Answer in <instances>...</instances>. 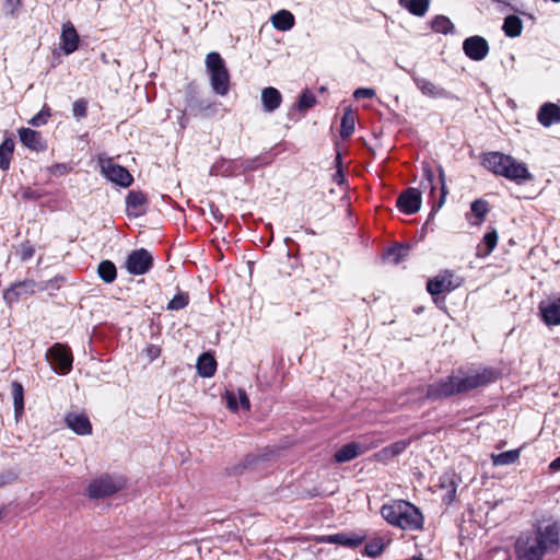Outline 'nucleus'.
<instances>
[{
    "instance_id": "f257e3e1",
    "label": "nucleus",
    "mask_w": 560,
    "mask_h": 560,
    "mask_svg": "<svg viewBox=\"0 0 560 560\" xmlns=\"http://www.w3.org/2000/svg\"><path fill=\"white\" fill-rule=\"evenodd\" d=\"M560 549V526L552 520H541L520 533L514 542L516 560H544Z\"/></svg>"
},
{
    "instance_id": "f03ea898",
    "label": "nucleus",
    "mask_w": 560,
    "mask_h": 560,
    "mask_svg": "<svg viewBox=\"0 0 560 560\" xmlns=\"http://www.w3.org/2000/svg\"><path fill=\"white\" fill-rule=\"evenodd\" d=\"M495 380L491 369L457 371L445 380L433 384L428 389L430 398L448 397L485 386Z\"/></svg>"
},
{
    "instance_id": "7ed1b4c3",
    "label": "nucleus",
    "mask_w": 560,
    "mask_h": 560,
    "mask_svg": "<svg viewBox=\"0 0 560 560\" xmlns=\"http://www.w3.org/2000/svg\"><path fill=\"white\" fill-rule=\"evenodd\" d=\"M381 515L390 525L404 530H419L423 527L420 510L405 500H393L381 508Z\"/></svg>"
},
{
    "instance_id": "20e7f679",
    "label": "nucleus",
    "mask_w": 560,
    "mask_h": 560,
    "mask_svg": "<svg viewBox=\"0 0 560 560\" xmlns=\"http://www.w3.org/2000/svg\"><path fill=\"white\" fill-rule=\"evenodd\" d=\"M482 164L487 170L491 171L495 175H501L517 183L532 178V175L524 163L501 152L487 153L483 156Z\"/></svg>"
},
{
    "instance_id": "39448f33",
    "label": "nucleus",
    "mask_w": 560,
    "mask_h": 560,
    "mask_svg": "<svg viewBox=\"0 0 560 560\" xmlns=\"http://www.w3.org/2000/svg\"><path fill=\"white\" fill-rule=\"evenodd\" d=\"M206 66L213 91L219 95H225L229 92L230 74L224 60L218 52H210L206 58Z\"/></svg>"
},
{
    "instance_id": "423d86ee",
    "label": "nucleus",
    "mask_w": 560,
    "mask_h": 560,
    "mask_svg": "<svg viewBox=\"0 0 560 560\" xmlns=\"http://www.w3.org/2000/svg\"><path fill=\"white\" fill-rule=\"evenodd\" d=\"M126 480L120 476H101L89 485L88 494L93 499H101L125 489Z\"/></svg>"
},
{
    "instance_id": "0eeeda50",
    "label": "nucleus",
    "mask_w": 560,
    "mask_h": 560,
    "mask_svg": "<svg viewBox=\"0 0 560 560\" xmlns=\"http://www.w3.org/2000/svg\"><path fill=\"white\" fill-rule=\"evenodd\" d=\"M46 358L54 371L59 374L66 375L72 369L73 358L71 350L62 343H55L47 351Z\"/></svg>"
},
{
    "instance_id": "6e6552de",
    "label": "nucleus",
    "mask_w": 560,
    "mask_h": 560,
    "mask_svg": "<svg viewBox=\"0 0 560 560\" xmlns=\"http://www.w3.org/2000/svg\"><path fill=\"white\" fill-rule=\"evenodd\" d=\"M459 285L460 282L455 278L454 273L450 270H444L428 281L427 290L434 296L442 293H448Z\"/></svg>"
},
{
    "instance_id": "1a4fd4ad",
    "label": "nucleus",
    "mask_w": 560,
    "mask_h": 560,
    "mask_svg": "<svg viewBox=\"0 0 560 560\" xmlns=\"http://www.w3.org/2000/svg\"><path fill=\"white\" fill-rule=\"evenodd\" d=\"M102 173L113 183L122 187L131 185L133 178L122 166L115 164L113 160H101Z\"/></svg>"
},
{
    "instance_id": "9d476101",
    "label": "nucleus",
    "mask_w": 560,
    "mask_h": 560,
    "mask_svg": "<svg viewBox=\"0 0 560 560\" xmlns=\"http://www.w3.org/2000/svg\"><path fill=\"white\" fill-rule=\"evenodd\" d=\"M153 257L147 249H137L129 254L126 268L131 275H144L152 267Z\"/></svg>"
},
{
    "instance_id": "9b49d317",
    "label": "nucleus",
    "mask_w": 560,
    "mask_h": 560,
    "mask_svg": "<svg viewBox=\"0 0 560 560\" xmlns=\"http://www.w3.org/2000/svg\"><path fill=\"white\" fill-rule=\"evenodd\" d=\"M464 52L471 60H482L489 52V45L487 40L481 36H471L463 43Z\"/></svg>"
},
{
    "instance_id": "f8f14e48",
    "label": "nucleus",
    "mask_w": 560,
    "mask_h": 560,
    "mask_svg": "<svg viewBox=\"0 0 560 560\" xmlns=\"http://www.w3.org/2000/svg\"><path fill=\"white\" fill-rule=\"evenodd\" d=\"M538 308L546 325H560V296L540 302Z\"/></svg>"
},
{
    "instance_id": "ddd939ff",
    "label": "nucleus",
    "mask_w": 560,
    "mask_h": 560,
    "mask_svg": "<svg viewBox=\"0 0 560 560\" xmlns=\"http://www.w3.org/2000/svg\"><path fill=\"white\" fill-rule=\"evenodd\" d=\"M421 206V194L416 188H409L397 199V207L406 214H413L419 211Z\"/></svg>"
},
{
    "instance_id": "4468645a",
    "label": "nucleus",
    "mask_w": 560,
    "mask_h": 560,
    "mask_svg": "<svg viewBox=\"0 0 560 560\" xmlns=\"http://www.w3.org/2000/svg\"><path fill=\"white\" fill-rule=\"evenodd\" d=\"M79 35L71 22H67L62 25L60 36V48L66 55L74 52L79 47Z\"/></svg>"
},
{
    "instance_id": "2eb2a0df",
    "label": "nucleus",
    "mask_w": 560,
    "mask_h": 560,
    "mask_svg": "<svg viewBox=\"0 0 560 560\" xmlns=\"http://www.w3.org/2000/svg\"><path fill=\"white\" fill-rule=\"evenodd\" d=\"M412 80L420 92L430 98H445L448 97L447 91L433 83L431 80L418 75H413Z\"/></svg>"
},
{
    "instance_id": "dca6fc26",
    "label": "nucleus",
    "mask_w": 560,
    "mask_h": 560,
    "mask_svg": "<svg viewBox=\"0 0 560 560\" xmlns=\"http://www.w3.org/2000/svg\"><path fill=\"white\" fill-rule=\"evenodd\" d=\"M19 137L21 142L30 150L40 152L45 151L47 148L46 141L36 130L30 128H21L19 129Z\"/></svg>"
},
{
    "instance_id": "f3484780",
    "label": "nucleus",
    "mask_w": 560,
    "mask_h": 560,
    "mask_svg": "<svg viewBox=\"0 0 560 560\" xmlns=\"http://www.w3.org/2000/svg\"><path fill=\"white\" fill-rule=\"evenodd\" d=\"M537 120L544 127L560 124V106L550 102L542 104L537 113Z\"/></svg>"
},
{
    "instance_id": "a211bd4d",
    "label": "nucleus",
    "mask_w": 560,
    "mask_h": 560,
    "mask_svg": "<svg viewBox=\"0 0 560 560\" xmlns=\"http://www.w3.org/2000/svg\"><path fill=\"white\" fill-rule=\"evenodd\" d=\"M489 203L483 199H477L471 202L469 212L466 213V220L470 225L480 226L489 212Z\"/></svg>"
},
{
    "instance_id": "6ab92c4d",
    "label": "nucleus",
    "mask_w": 560,
    "mask_h": 560,
    "mask_svg": "<svg viewBox=\"0 0 560 560\" xmlns=\"http://www.w3.org/2000/svg\"><path fill=\"white\" fill-rule=\"evenodd\" d=\"M66 423L77 434L88 435L92 432V424L84 413H68L66 417Z\"/></svg>"
},
{
    "instance_id": "aec40b11",
    "label": "nucleus",
    "mask_w": 560,
    "mask_h": 560,
    "mask_svg": "<svg viewBox=\"0 0 560 560\" xmlns=\"http://www.w3.org/2000/svg\"><path fill=\"white\" fill-rule=\"evenodd\" d=\"M126 206L128 215L140 217L145 212L147 197L141 191H129Z\"/></svg>"
},
{
    "instance_id": "412c9836",
    "label": "nucleus",
    "mask_w": 560,
    "mask_h": 560,
    "mask_svg": "<svg viewBox=\"0 0 560 560\" xmlns=\"http://www.w3.org/2000/svg\"><path fill=\"white\" fill-rule=\"evenodd\" d=\"M226 406L231 411H237L241 407L244 410H249V398L244 389L226 390L224 394Z\"/></svg>"
},
{
    "instance_id": "4be33fe9",
    "label": "nucleus",
    "mask_w": 560,
    "mask_h": 560,
    "mask_svg": "<svg viewBox=\"0 0 560 560\" xmlns=\"http://www.w3.org/2000/svg\"><path fill=\"white\" fill-rule=\"evenodd\" d=\"M281 102L282 96L277 89L269 86L261 91V103L266 112L276 110L281 105Z\"/></svg>"
},
{
    "instance_id": "5701e85b",
    "label": "nucleus",
    "mask_w": 560,
    "mask_h": 560,
    "mask_svg": "<svg viewBox=\"0 0 560 560\" xmlns=\"http://www.w3.org/2000/svg\"><path fill=\"white\" fill-rule=\"evenodd\" d=\"M366 448L359 443H349L347 445H343L340 450H338L335 453L334 457L337 463H345L363 454Z\"/></svg>"
},
{
    "instance_id": "b1692460",
    "label": "nucleus",
    "mask_w": 560,
    "mask_h": 560,
    "mask_svg": "<svg viewBox=\"0 0 560 560\" xmlns=\"http://www.w3.org/2000/svg\"><path fill=\"white\" fill-rule=\"evenodd\" d=\"M441 499L445 504H451L456 499L457 483L452 476H443L440 482Z\"/></svg>"
},
{
    "instance_id": "393cba45",
    "label": "nucleus",
    "mask_w": 560,
    "mask_h": 560,
    "mask_svg": "<svg viewBox=\"0 0 560 560\" xmlns=\"http://www.w3.org/2000/svg\"><path fill=\"white\" fill-rule=\"evenodd\" d=\"M275 28L279 31H290L294 26V15L288 10H280L270 19Z\"/></svg>"
},
{
    "instance_id": "a878e982",
    "label": "nucleus",
    "mask_w": 560,
    "mask_h": 560,
    "mask_svg": "<svg viewBox=\"0 0 560 560\" xmlns=\"http://www.w3.org/2000/svg\"><path fill=\"white\" fill-rule=\"evenodd\" d=\"M217 362L209 353H203L197 362L198 373L203 377H210L215 373Z\"/></svg>"
},
{
    "instance_id": "bb28decb",
    "label": "nucleus",
    "mask_w": 560,
    "mask_h": 560,
    "mask_svg": "<svg viewBox=\"0 0 560 560\" xmlns=\"http://www.w3.org/2000/svg\"><path fill=\"white\" fill-rule=\"evenodd\" d=\"M498 243V233L492 230L485 234L481 244L477 248V255L479 257H486L495 248Z\"/></svg>"
},
{
    "instance_id": "cd10ccee",
    "label": "nucleus",
    "mask_w": 560,
    "mask_h": 560,
    "mask_svg": "<svg viewBox=\"0 0 560 560\" xmlns=\"http://www.w3.org/2000/svg\"><path fill=\"white\" fill-rule=\"evenodd\" d=\"M14 141L11 138L4 139L0 144V168L5 171L10 167V163L14 152Z\"/></svg>"
},
{
    "instance_id": "c85d7f7f",
    "label": "nucleus",
    "mask_w": 560,
    "mask_h": 560,
    "mask_svg": "<svg viewBox=\"0 0 560 560\" xmlns=\"http://www.w3.org/2000/svg\"><path fill=\"white\" fill-rule=\"evenodd\" d=\"M12 397L14 405L15 418L19 419L24 411V389L19 382H13L12 385Z\"/></svg>"
},
{
    "instance_id": "c756f323",
    "label": "nucleus",
    "mask_w": 560,
    "mask_h": 560,
    "mask_svg": "<svg viewBox=\"0 0 560 560\" xmlns=\"http://www.w3.org/2000/svg\"><path fill=\"white\" fill-rule=\"evenodd\" d=\"M503 32L509 37L520 36L523 30V23L516 15H509L504 19Z\"/></svg>"
},
{
    "instance_id": "7c9ffc66",
    "label": "nucleus",
    "mask_w": 560,
    "mask_h": 560,
    "mask_svg": "<svg viewBox=\"0 0 560 560\" xmlns=\"http://www.w3.org/2000/svg\"><path fill=\"white\" fill-rule=\"evenodd\" d=\"M429 0H399L401 7L418 16L425 14L429 8Z\"/></svg>"
},
{
    "instance_id": "2f4dec72",
    "label": "nucleus",
    "mask_w": 560,
    "mask_h": 560,
    "mask_svg": "<svg viewBox=\"0 0 560 560\" xmlns=\"http://www.w3.org/2000/svg\"><path fill=\"white\" fill-rule=\"evenodd\" d=\"M354 126L355 115L350 108H347L341 119L340 136L343 139L350 137L354 131Z\"/></svg>"
},
{
    "instance_id": "473e14b6",
    "label": "nucleus",
    "mask_w": 560,
    "mask_h": 560,
    "mask_svg": "<svg viewBox=\"0 0 560 560\" xmlns=\"http://www.w3.org/2000/svg\"><path fill=\"white\" fill-rule=\"evenodd\" d=\"M100 278L106 282L112 283L117 277L116 266L109 260H103L97 268Z\"/></svg>"
},
{
    "instance_id": "72a5a7b5",
    "label": "nucleus",
    "mask_w": 560,
    "mask_h": 560,
    "mask_svg": "<svg viewBox=\"0 0 560 560\" xmlns=\"http://www.w3.org/2000/svg\"><path fill=\"white\" fill-rule=\"evenodd\" d=\"M408 445H409V441H406V440L397 441V442L384 447L380 452V456L382 458L395 457V456L399 455L400 453H402L408 447Z\"/></svg>"
},
{
    "instance_id": "f704fd0d",
    "label": "nucleus",
    "mask_w": 560,
    "mask_h": 560,
    "mask_svg": "<svg viewBox=\"0 0 560 560\" xmlns=\"http://www.w3.org/2000/svg\"><path fill=\"white\" fill-rule=\"evenodd\" d=\"M35 282L32 280L22 281L19 283L13 284L7 292L5 298L10 294H14L16 296L23 295V294H32L35 290Z\"/></svg>"
},
{
    "instance_id": "c9c22d12",
    "label": "nucleus",
    "mask_w": 560,
    "mask_h": 560,
    "mask_svg": "<svg viewBox=\"0 0 560 560\" xmlns=\"http://www.w3.org/2000/svg\"><path fill=\"white\" fill-rule=\"evenodd\" d=\"M520 457L518 450H512L508 452L500 453L498 455H492V462L495 466L510 465L515 463Z\"/></svg>"
},
{
    "instance_id": "e433bc0d",
    "label": "nucleus",
    "mask_w": 560,
    "mask_h": 560,
    "mask_svg": "<svg viewBox=\"0 0 560 560\" xmlns=\"http://www.w3.org/2000/svg\"><path fill=\"white\" fill-rule=\"evenodd\" d=\"M409 247L404 245H396L386 252V259L392 264H399L407 257Z\"/></svg>"
},
{
    "instance_id": "4c0bfd02",
    "label": "nucleus",
    "mask_w": 560,
    "mask_h": 560,
    "mask_svg": "<svg viewBox=\"0 0 560 560\" xmlns=\"http://www.w3.org/2000/svg\"><path fill=\"white\" fill-rule=\"evenodd\" d=\"M432 28L436 33L448 34L453 31L454 25L448 18L439 15L432 21Z\"/></svg>"
},
{
    "instance_id": "58836bf2",
    "label": "nucleus",
    "mask_w": 560,
    "mask_h": 560,
    "mask_svg": "<svg viewBox=\"0 0 560 560\" xmlns=\"http://www.w3.org/2000/svg\"><path fill=\"white\" fill-rule=\"evenodd\" d=\"M385 548V542L382 538H375L366 544L365 553L370 557H377Z\"/></svg>"
},
{
    "instance_id": "ea45409f",
    "label": "nucleus",
    "mask_w": 560,
    "mask_h": 560,
    "mask_svg": "<svg viewBox=\"0 0 560 560\" xmlns=\"http://www.w3.org/2000/svg\"><path fill=\"white\" fill-rule=\"evenodd\" d=\"M49 117H50V109L48 107H44L28 122L34 127H39V126L45 125Z\"/></svg>"
},
{
    "instance_id": "a19ab883",
    "label": "nucleus",
    "mask_w": 560,
    "mask_h": 560,
    "mask_svg": "<svg viewBox=\"0 0 560 560\" xmlns=\"http://www.w3.org/2000/svg\"><path fill=\"white\" fill-rule=\"evenodd\" d=\"M188 303V295L185 293H178L168 303V310H180L184 308Z\"/></svg>"
},
{
    "instance_id": "79ce46f5",
    "label": "nucleus",
    "mask_w": 560,
    "mask_h": 560,
    "mask_svg": "<svg viewBox=\"0 0 560 560\" xmlns=\"http://www.w3.org/2000/svg\"><path fill=\"white\" fill-rule=\"evenodd\" d=\"M86 110H88V103L85 100L80 98L73 103L72 112H73V116L75 118L80 119L82 117H85Z\"/></svg>"
},
{
    "instance_id": "37998d69",
    "label": "nucleus",
    "mask_w": 560,
    "mask_h": 560,
    "mask_svg": "<svg viewBox=\"0 0 560 560\" xmlns=\"http://www.w3.org/2000/svg\"><path fill=\"white\" fill-rule=\"evenodd\" d=\"M327 541L337 542V544H341V545H348V546H357L361 542V539H347L345 537V535L337 534V535L329 536L327 538Z\"/></svg>"
},
{
    "instance_id": "c03bdc74",
    "label": "nucleus",
    "mask_w": 560,
    "mask_h": 560,
    "mask_svg": "<svg viewBox=\"0 0 560 560\" xmlns=\"http://www.w3.org/2000/svg\"><path fill=\"white\" fill-rule=\"evenodd\" d=\"M315 96L310 92H304L299 101V108L300 109H307L315 105Z\"/></svg>"
},
{
    "instance_id": "a18cd8bd",
    "label": "nucleus",
    "mask_w": 560,
    "mask_h": 560,
    "mask_svg": "<svg viewBox=\"0 0 560 560\" xmlns=\"http://www.w3.org/2000/svg\"><path fill=\"white\" fill-rule=\"evenodd\" d=\"M144 354L145 357L148 358V360L150 362H152L153 360H155L156 358L160 357L161 354V348L156 345H149L145 349H144Z\"/></svg>"
},
{
    "instance_id": "49530a36",
    "label": "nucleus",
    "mask_w": 560,
    "mask_h": 560,
    "mask_svg": "<svg viewBox=\"0 0 560 560\" xmlns=\"http://www.w3.org/2000/svg\"><path fill=\"white\" fill-rule=\"evenodd\" d=\"M353 96L358 100L359 98H372L375 96V91L373 89L360 88L354 91Z\"/></svg>"
},
{
    "instance_id": "de8ad7c7",
    "label": "nucleus",
    "mask_w": 560,
    "mask_h": 560,
    "mask_svg": "<svg viewBox=\"0 0 560 560\" xmlns=\"http://www.w3.org/2000/svg\"><path fill=\"white\" fill-rule=\"evenodd\" d=\"M443 176H444L443 170H440V177L442 179V195H441L440 202L438 205L439 208L442 207V205L444 203V199L446 196V189H445V184L443 182Z\"/></svg>"
},
{
    "instance_id": "09e8293b",
    "label": "nucleus",
    "mask_w": 560,
    "mask_h": 560,
    "mask_svg": "<svg viewBox=\"0 0 560 560\" xmlns=\"http://www.w3.org/2000/svg\"><path fill=\"white\" fill-rule=\"evenodd\" d=\"M52 172H54V173L63 174V173H67V172H68V167H67V165H65V164H56V165L52 167Z\"/></svg>"
},
{
    "instance_id": "8fccbe9b",
    "label": "nucleus",
    "mask_w": 560,
    "mask_h": 560,
    "mask_svg": "<svg viewBox=\"0 0 560 560\" xmlns=\"http://www.w3.org/2000/svg\"><path fill=\"white\" fill-rule=\"evenodd\" d=\"M549 469L552 471H559L560 470V456L557 457L555 460H552L549 464Z\"/></svg>"
},
{
    "instance_id": "3c124183",
    "label": "nucleus",
    "mask_w": 560,
    "mask_h": 560,
    "mask_svg": "<svg viewBox=\"0 0 560 560\" xmlns=\"http://www.w3.org/2000/svg\"><path fill=\"white\" fill-rule=\"evenodd\" d=\"M34 250L31 247H27L23 250L22 258L27 259L33 256Z\"/></svg>"
},
{
    "instance_id": "603ef678",
    "label": "nucleus",
    "mask_w": 560,
    "mask_h": 560,
    "mask_svg": "<svg viewBox=\"0 0 560 560\" xmlns=\"http://www.w3.org/2000/svg\"><path fill=\"white\" fill-rule=\"evenodd\" d=\"M425 176H427V180L429 182V185L431 186V191L434 190V187L432 186V179H433V174L431 171H425Z\"/></svg>"
}]
</instances>
